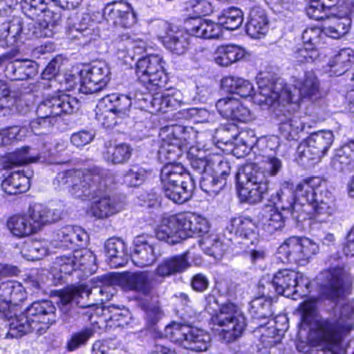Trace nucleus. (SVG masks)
I'll return each instance as SVG.
<instances>
[{"label": "nucleus", "instance_id": "1", "mask_svg": "<svg viewBox=\"0 0 354 354\" xmlns=\"http://www.w3.org/2000/svg\"><path fill=\"white\" fill-rule=\"evenodd\" d=\"M346 272L343 267L323 270L317 277L321 296L335 303L333 317L316 322L317 341L326 344V350H318L316 354H333L332 349L339 344L342 335L353 328L354 299L343 297Z\"/></svg>", "mask_w": 354, "mask_h": 354}, {"label": "nucleus", "instance_id": "2", "mask_svg": "<svg viewBox=\"0 0 354 354\" xmlns=\"http://www.w3.org/2000/svg\"><path fill=\"white\" fill-rule=\"evenodd\" d=\"M278 209L288 211L297 221L306 218L308 207L313 212V218L317 223H327L336 211L334 196L319 178H308L299 183L294 192L283 187L272 196Z\"/></svg>", "mask_w": 354, "mask_h": 354}, {"label": "nucleus", "instance_id": "3", "mask_svg": "<svg viewBox=\"0 0 354 354\" xmlns=\"http://www.w3.org/2000/svg\"><path fill=\"white\" fill-rule=\"evenodd\" d=\"M160 136L162 142L158 157L160 161L166 162L160 172L162 185L170 186L178 183L182 184V180H193L181 164L175 163L188 144L185 127L180 125L165 127L161 129Z\"/></svg>", "mask_w": 354, "mask_h": 354}, {"label": "nucleus", "instance_id": "4", "mask_svg": "<svg viewBox=\"0 0 354 354\" xmlns=\"http://www.w3.org/2000/svg\"><path fill=\"white\" fill-rule=\"evenodd\" d=\"M55 310L48 300L32 303L23 313L10 319L8 335L19 338L28 333L43 334L55 322Z\"/></svg>", "mask_w": 354, "mask_h": 354}, {"label": "nucleus", "instance_id": "5", "mask_svg": "<svg viewBox=\"0 0 354 354\" xmlns=\"http://www.w3.org/2000/svg\"><path fill=\"white\" fill-rule=\"evenodd\" d=\"M295 90L297 94L292 93L288 86L280 93L272 90L271 87L261 88L259 101L268 104H276L286 108V105L292 104L299 107L301 98L317 99L319 95V81L313 71L305 73L302 78L295 81Z\"/></svg>", "mask_w": 354, "mask_h": 354}, {"label": "nucleus", "instance_id": "6", "mask_svg": "<svg viewBox=\"0 0 354 354\" xmlns=\"http://www.w3.org/2000/svg\"><path fill=\"white\" fill-rule=\"evenodd\" d=\"M99 179L92 181L87 188L89 196L81 197L82 201H94L90 207L91 214L97 218H106L120 211L122 203L119 198L110 194L114 177L109 171L99 169Z\"/></svg>", "mask_w": 354, "mask_h": 354}, {"label": "nucleus", "instance_id": "7", "mask_svg": "<svg viewBox=\"0 0 354 354\" xmlns=\"http://www.w3.org/2000/svg\"><path fill=\"white\" fill-rule=\"evenodd\" d=\"M79 108V101L69 95L62 93L48 97L37 106V118L30 122V127L35 135L46 134L54 124L55 118L73 113Z\"/></svg>", "mask_w": 354, "mask_h": 354}, {"label": "nucleus", "instance_id": "8", "mask_svg": "<svg viewBox=\"0 0 354 354\" xmlns=\"http://www.w3.org/2000/svg\"><path fill=\"white\" fill-rule=\"evenodd\" d=\"M100 285L89 289L87 286L80 285L78 286H72L67 288L60 292L59 304L60 310L64 313L63 320L70 322V317L67 314L71 311V308L74 306H80L84 307V305L80 304V299L84 297H88L91 293H98L100 296V300L104 302L110 300L117 290L114 285L115 279L108 275H103L97 277Z\"/></svg>", "mask_w": 354, "mask_h": 354}, {"label": "nucleus", "instance_id": "9", "mask_svg": "<svg viewBox=\"0 0 354 354\" xmlns=\"http://www.w3.org/2000/svg\"><path fill=\"white\" fill-rule=\"evenodd\" d=\"M235 178L241 202L258 203L268 192L269 181L266 175L255 165H249L239 169Z\"/></svg>", "mask_w": 354, "mask_h": 354}, {"label": "nucleus", "instance_id": "10", "mask_svg": "<svg viewBox=\"0 0 354 354\" xmlns=\"http://www.w3.org/2000/svg\"><path fill=\"white\" fill-rule=\"evenodd\" d=\"M194 214H178L164 217L156 232L157 239L174 245L193 237Z\"/></svg>", "mask_w": 354, "mask_h": 354}, {"label": "nucleus", "instance_id": "11", "mask_svg": "<svg viewBox=\"0 0 354 354\" xmlns=\"http://www.w3.org/2000/svg\"><path fill=\"white\" fill-rule=\"evenodd\" d=\"M272 286L278 294L297 299L298 297L303 298L310 293L311 283L303 273L283 269L274 274Z\"/></svg>", "mask_w": 354, "mask_h": 354}, {"label": "nucleus", "instance_id": "12", "mask_svg": "<svg viewBox=\"0 0 354 354\" xmlns=\"http://www.w3.org/2000/svg\"><path fill=\"white\" fill-rule=\"evenodd\" d=\"M319 245L308 238L292 236L278 248L279 259L283 262L304 266L318 253Z\"/></svg>", "mask_w": 354, "mask_h": 354}, {"label": "nucleus", "instance_id": "13", "mask_svg": "<svg viewBox=\"0 0 354 354\" xmlns=\"http://www.w3.org/2000/svg\"><path fill=\"white\" fill-rule=\"evenodd\" d=\"M136 73L138 80L147 90L165 86L167 76L162 66V59L157 55H150L138 60Z\"/></svg>", "mask_w": 354, "mask_h": 354}, {"label": "nucleus", "instance_id": "14", "mask_svg": "<svg viewBox=\"0 0 354 354\" xmlns=\"http://www.w3.org/2000/svg\"><path fill=\"white\" fill-rule=\"evenodd\" d=\"M100 168L91 169H70L60 172L57 174L54 184L59 186L70 185L69 190L72 196L76 198H81L89 196L90 192L87 188L92 181L99 179Z\"/></svg>", "mask_w": 354, "mask_h": 354}, {"label": "nucleus", "instance_id": "15", "mask_svg": "<svg viewBox=\"0 0 354 354\" xmlns=\"http://www.w3.org/2000/svg\"><path fill=\"white\" fill-rule=\"evenodd\" d=\"M215 324L223 327L229 340L240 337L246 327L245 318L240 308L232 303L222 305L213 317Z\"/></svg>", "mask_w": 354, "mask_h": 354}, {"label": "nucleus", "instance_id": "16", "mask_svg": "<svg viewBox=\"0 0 354 354\" xmlns=\"http://www.w3.org/2000/svg\"><path fill=\"white\" fill-rule=\"evenodd\" d=\"M108 65L102 62H93L88 69L80 71L79 91L84 94H93L102 91L111 79Z\"/></svg>", "mask_w": 354, "mask_h": 354}, {"label": "nucleus", "instance_id": "17", "mask_svg": "<svg viewBox=\"0 0 354 354\" xmlns=\"http://www.w3.org/2000/svg\"><path fill=\"white\" fill-rule=\"evenodd\" d=\"M107 23L115 26L130 28L137 23V15L129 3L116 1L108 3L103 10Z\"/></svg>", "mask_w": 354, "mask_h": 354}, {"label": "nucleus", "instance_id": "18", "mask_svg": "<svg viewBox=\"0 0 354 354\" xmlns=\"http://www.w3.org/2000/svg\"><path fill=\"white\" fill-rule=\"evenodd\" d=\"M277 320H270L266 326L261 325L256 333L259 334V343L257 347L259 351L263 348L267 349L280 343L285 330L288 328L287 318L284 316H278Z\"/></svg>", "mask_w": 354, "mask_h": 354}, {"label": "nucleus", "instance_id": "19", "mask_svg": "<svg viewBox=\"0 0 354 354\" xmlns=\"http://www.w3.org/2000/svg\"><path fill=\"white\" fill-rule=\"evenodd\" d=\"M216 108L222 117L234 122H248L254 118L250 109L232 96L218 100Z\"/></svg>", "mask_w": 354, "mask_h": 354}, {"label": "nucleus", "instance_id": "20", "mask_svg": "<svg viewBox=\"0 0 354 354\" xmlns=\"http://www.w3.org/2000/svg\"><path fill=\"white\" fill-rule=\"evenodd\" d=\"M95 261V257L91 251L86 249L75 250L72 255L57 257L54 262V268L60 272L70 274L75 269L93 264Z\"/></svg>", "mask_w": 354, "mask_h": 354}, {"label": "nucleus", "instance_id": "21", "mask_svg": "<svg viewBox=\"0 0 354 354\" xmlns=\"http://www.w3.org/2000/svg\"><path fill=\"white\" fill-rule=\"evenodd\" d=\"M156 245L153 238L148 235H140L133 241V250L131 258L132 262L138 267L151 266L156 260Z\"/></svg>", "mask_w": 354, "mask_h": 354}, {"label": "nucleus", "instance_id": "22", "mask_svg": "<svg viewBox=\"0 0 354 354\" xmlns=\"http://www.w3.org/2000/svg\"><path fill=\"white\" fill-rule=\"evenodd\" d=\"M87 240V233L82 228L68 225L56 232L52 244L55 248L73 249L85 245Z\"/></svg>", "mask_w": 354, "mask_h": 354}, {"label": "nucleus", "instance_id": "23", "mask_svg": "<svg viewBox=\"0 0 354 354\" xmlns=\"http://www.w3.org/2000/svg\"><path fill=\"white\" fill-rule=\"evenodd\" d=\"M222 87L230 93H236L242 97H248L254 95L255 100H257L261 104H266L263 102H260L259 97L261 88H265L262 85L259 84V93H255L254 92V86L252 83L245 79L238 77H226L221 80ZM266 87H271L272 90H275L276 88H273L272 85L266 86ZM276 104H269V106H275Z\"/></svg>", "mask_w": 354, "mask_h": 354}, {"label": "nucleus", "instance_id": "24", "mask_svg": "<svg viewBox=\"0 0 354 354\" xmlns=\"http://www.w3.org/2000/svg\"><path fill=\"white\" fill-rule=\"evenodd\" d=\"M154 278L145 272H126L120 277V283L126 290L149 294L154 286Z\"/></svg>", "mask_w": 354, "mask_h": 354}, {"label": "nucleus", "instance_id": "25", "mask_svg": "<svg viewBox=\"0 0 354 354\" xmlns=\"http://www.w3.org/2000/svg\"><path fill=\"white\" fill-rule=\"evenodd\" d=\"M285 111H287V114H281V112L283 111L282 109H278L276 113L279 121V131L281 136L287 140H297L299 138V134L305 129L304 122L299 116L290 113L288 109Z\"/></svg>", "mask_w": 354, "mask_h": 354}, {"label": "nucleus", "instance_id": "26", "mask_svg": "<svg viewBox=\"0 0 354 354\" xmlns=\"http://www.w3.org/2000/svg\"><path fill=\"white\" fill-rule=\"evenodd\" d=\"M187 30L190 35L203 39H218L223 36L222 26L208 19H197L187 22Z\"/></svg>", "mask_w": 354, "mask_h": 354}, {"label": "nucleus", "instance_id": "27", "mask_svg": "<svg viewBox=\"0 0 354 354\" xmlns=\"http://www.w3.org/2000/svg\"><path fill=\"white\" fill-rule=\"evenodd\" d=\"M30 176L26 175L23 171H10L3 177L1 182L2 190L8 195H16L27 192L30 188Z\"/></svg>", "mask_w": 354, "mask_h": 354}, {"label": "nucleus", "instance_id": "28", "mask_svg": "<svg viewBox=\"0 0 354 354\" xmlns=\"http://www.w3.org/2000/svg\"><path fill=\"white\" fill-rule=\"evenodd\" d=\"M28 215L36 232L44 225L56 222L60 218L59 211L50 209L40 203H35L30 206Z\"/></svg>", "mask_w": 354, "mask_h": 354}, {"label": "nucleus", "instance_id": "29", "mask_svg": "<svg viewBox=\"0 0 354 354\" xmlns=\"http://www.w3.org/2000/svg\"><path fill=\"white\" fill-rule=\"evenodd\" d=\"M60 19L59 14H54L53 19L49 15H45L44 19L38 21H34L28 24V32L26 34L29 37H51L56 32L58 21Z\"/></svg>", "mask_w": 354, "mask_h": 354}, {"label": "nucleus", "instance_id": "30", "mask_svg": "<svg viewBox=\"0 0 354 354\" xmlns=\"http://www.w3.org/2000/svg\"><path fill=\"white\" fill-rule=\"evenodd\" d=\"M188 252L165 258L156 269V273L160 277H169L181 273L190 267Z\"/></svg>", "mask_w": 354, "mask_h": 354}, {"label": "nucleus", "instance_id": "31", "mask_svg": "<svg viewBox=\"0 0 354 354\" xmlns=\"http://www.w3.org/2000/svg\"><path fill=\"white\" fill-rule=\"evenodd\" d=\"M0 289L3 291V296L6 298L3 304L0 306V311L10 310L13 306H17L23 301L26 297V293L22 285L15 281H8L2 283Z\"/></svg>", "mask_w": 354, "mask_h": 354}, {"label": "nucleus", "instance_id": "32", "mask_svg": "<svg viewBox=\"0 0 354 354\" xmlns=\"http://www.w3.org/2000/svg\"><path fill=\"white\" fill-rule=\"evenodd\" d=\"M268 30V20L265 11L260 8H252L246 24L247 34L254 39H259Z\"/></svg>", "mask_w": 354, "mask_h": 354}, {"label": "nucleus", "instance_id": "33", "mask_svg": "<svg viewBox=\"0 0 354 354\" xmlns=\"http://www.w3.org/2000/svg\"><path fill=\"white\" fill-rule=\"evenodd\" d=\"M259 221L263 230L268 234H273L281 230L285 219L281 213L273 207H266L259 216Z\"/></svg>", "mask_w": 354, "mask_h": 354}, {"label": "nucleus", "instance_id": "34", "mask_svg": "<svg viewBox=\"0 0 354 354\" xmlns=\"http://www.w3.org/2000/svg\"><path fill=\"white\" fill-rule=\"evenodd\" d=\"M341 0H306V12L309 18L320 21L326 19L336 10Z\"/></svg>", "mask_w": 354, "mask_h": 354}, {"label": "nucleus", "instance_id": "35", "mask_svg": "<svg viewBox=\"0 0 354 354\" xmlns=\"http://www.w3.org/2000/svg\"><path fill=\"white\" fill-rule=\"evenodd\" d=\"M227 228L230 233H234L246 240H250L252 244H254L257 241L256 224L248 217L232 218Z\"/></svg>", "mask_w": 354, "mask_h": 354}, {"label": "nucleus", "instance_id": "36", "mask_svg": "<svg viewBox=\"0 0 354 354\" xmlns=\"http://www.w3.org/2000/svg\"><path fill=\"white\" fill-rule=\"evenodd\" d=\"M133 151V148L129 144L120 143L113 145L109 142L105 144L103 157L107 162L113 165L124 164L131 158Z\"/></svg>", "mask_w": 354, "mask_h": 354}, {"label": "nucleus", "instance_id": "37", "mask_svg": "<svg viewBox=\"0 0 354 354\" xmlns=\"http://www.w3.org/2000/svg\"><path fill=\"white\" fill-rule=\"evenodd\" d=\"M184 342V348L194 352H202L207 350L210 341L209 334L198 328L189 325Z\"/></svg>", "mask_w": 354, "mask_h": 354}, {"label": "nucleus", "instance_id": "38", "mask_svg": "<svg viewBox=\"0 0 354 354\" xmlns=\"http://www.w3.org/2000/svg\"><path fill=\"white\" fill-rule=\"evenodd\" d=\"M106 256L111 266L114 268L124 266L128 262L126 245L119 239H109L105 244Z\"/></svg>", "mask_w": 354, "mask_h": 354}, {"label": "nucleus", "instance_id": "39", "mask_svg": "<svg viewBox=\"0 0 354 354\" xmlns=\"http://www.w3.org/2000/svg\"><path fill=\"white\" fill-rule=\"evenodd\" d=\"M194 186L193 180H182L180 185L162 186V189L167 198L176 203L182 204L192 197Z\"/></svg>", "mask_w": 354, "mask_h": 354}, {"label": "nucleus", "instance_id": "40", "mask_svg": "<svg viewBox=\"0 0 354 354\" xmlns=\"http://www.w3.org/2000/svg\"><path fill=\"white\" fill-rule=\"evenodd\" d=\"M326 19L327 22L324 28L326 36L339 39L348 32L351 24V20L348 17H337L332 13Z\"/></svg>", "mask_w": 354, "mask_h": 354}, {"label": "nucleus", "instance_id": "41", "mask_svg": "<svg viewBox=\"0 0 354 354\" xmlns=\"http://www.w3.org/2000/svg\"><path fill=\"white\" fill-rule=\"evenodd\" d=\"M7 226L12 234L22 238L36 233L28 214H17L11 216Z\"/></svg>", "mask_w": 354, "mask_h": 354}, {"label": "nucleus", "instance_id": "42", "mask_svg": "<svg viewBox=\"0 0 354 354\" xmlns=\"http://www.w3.org/2000/svg\"><path fill=\"white\" fill-rule=\"evenodd\" d=\"M354 63V51L348 48L340 50L328 62V66L334 75L339 76L346 72Z\"/></svg>", "mask_w": 354, "mask_h": 354}, {"label": "nucleus", "instance_id": "43", "mask_svg": "<svg viewBox=\"0 0 354 354\" xmlns=\"http://www.w3.org/2000/svg\"><path fill=\"white\" fill-rule=\"evenodd\" d=\"M39 156L35 153L31 152L28 147L18 149L12 153H10L6 157L1 158L8 165L6 169H11L15 166H19L32 162H35L39 159Z\"/></svg>", "mask_w": 354, "mask_h": 354}, {"label": "nucleus", "instance_id": "44", "mask_svg": "<svg viewBox=\"0 0 354 354\" xmlns=\"http://www.w3.org/2000/svg\"><path fill=\"white\" fill-rule=\"evenodd\" d=\"M307 140L310 144L320 158L325 156L331 147L334 136L330 131H321L313 133L308 137Z\"/></svg>", "mask_w": 354, "mask_h": 354}, {"label": "nucleus", "instance_id": "45", "mask_svg": "<svg viewBox=\"0 0 354 354\" xmlns=\"http://www.w3.org/2000/svg\"><path fill=\"white\" fill-rule=\"evenodd\" d=\"M103 315L111 327H124L129 324L130 320L129 313L127 310L121 309L114 305L104 308Z\"/></svg>", "mask_w": 354, "mask_h": 354}, {"label": "nucleus", "instance_id": "46", "mask_svg": "<svg viewBox=\"0 0 354 354\" xmlns=\"http://www.w3.org/2000/svg\"><path fill=\"white\" fill-rule=\"evenodd\" d=\"M218 24L225 29L234 30L238 29L243 21V12L238 8L230 7L222 11L218 15Z\"/></svg>", "mask_w": 354, "mask_h": 354}, {"label": "nucleus", "instance_id": "47", "mask_svg": "<svg viewBox=\"0 0 354 354\" xmlns=\"http://www.w3.org/2000/svg\"><path fill=\"white\" fill-rule=\"evenodd\" d=\"M199 246L205 254L215 259H221L225 250V245L215 234H209L203 237L199 241Z\"/></svg>", "mask_w": 354, "mask_h": 354}, {"label": "nucleus", "instance_id": "48", "mask_svg": "<svg viewBox=\"0 0 354 354\" xmlns=\"http://www.w3.org/2000/svg\"><path fill=\"white\" fill-rule=\"evenodd\" d=\"M106 105L110 104V110L121 117L127 115L131 106V97L122 94L113 93L103 98Z\"/></svg>", "mask_w": 354, "mask_h": 354}, {"label": "nucleus", "instance_id": "49", "mask_svg": "<svg viewBox=\"0 0 354 354\" xmlns=\"http://www.w3.org/2000/svg\"><path fill=\"white\" fill-rule=\"evenodd\" d=\"M185 10L191 19L197 20L212 13L213 7L207 0H187L185 2Z\"/></svg>", "mask_w": 354, "mask_h": 354}, {"label": "nucleus", "instance_id": "50", "mask_svg": "<svg viewBox=\"0 0 354 354\" xmlns=\"http://www.w3.org/2000/svg\"><path fill=\"white\" fill-rule=\"evenodd\" d=\"M150 171L138 165H132L123 175V183L128 187H138L150 175Z\"/></svg>", "mask_w": 354, "mask_h": 354}, {"label": "nucleus", "instance_id": "51", "mask_svg": "<svg viewBox=\"0 0 354 354\" xmlns=\"http://www.w3.org/2000/svg\"><path fill=\"white\" fill-rule=\"evenodd\" d=\"M224 178H219L210 173H205L201 176L200 186L201 189L210 196L217 195L226 185Z\"/></svg>", "mask_w": 354, "mask_h": 354}, {"label": "nucleus", "instance_id": "52", "mask_svg": "<svg viewBox=\"0 0 354 354\" xmlns=\"http://www.w3.org/2000/svg\"><path fill=\"white\" fill-rule=\"evenodd\" d=\"M162 44L168 50L180 55L186 52L189 43L181 31H174L169 37L163 39Z\"/></svg>", "mask_w": 354, "mask_h": 354}, {"label": "nucleus", "instance_id": "53", "mask_svg": "<svg viewBox=\"0 0 354 354\" xmlns=\"http://www.w3.org/2000/svg\"><path fill=\"white\" fill-rule=\"evenodd\" d=\"M209 170L208 173L212 174L219 178H224L227 181V177L230 175V165L227 160L218 154L209 155Z\"/></svg>", "mask_w": 354, "mask_h": 354}, {"label": "nucleus", "instance_id": "54", "mask_svg": "<svg viewBox=\"0 0 354 354\" xmlns=\"http://www.w3.org/2000/svg\"><path fill=\"white\" fill-rule=\"evenodd\" d=\"M250 314L254 319L269 318L272 315L271 301L264 297L253 299L251 303Z\"/></svg>", "mask_w": 354, "mask_h": 354}, {"label": "nucleus", "instance_id": "55", "mask_svg": "<svg viewBox=\"0 0 354 354\" xmlns=\"http://www.w3.org/2000/svg\"><path fill=\"white\" fill-rule=\"evenodd\" d=\"M189 324L173 322L167 326L164 330L165 337L171 342H176L184 347V342L189 332Z\"/></svg>", "mask_w": 354, "mask_h": 354}, {"label": "nucleus", "instance_id": "56", "mask_svg": "<svg viewBox=\"0 0 354 354\" xmlns=\"http://www.w3.org/2000/svg\"><path fill=\"white\" fill-rule=\"evenodd\" d=\"M22 10L28 16H37L43 12H46L48 6H53L50 0H21Z\"/></svg>", "mask_w": 354, "mask_h": 354}, {"label": "nucleus", "instance_id": "57", "mask_svg": "<svg viewBox=\"0 0 354 354\" xmlns=\"http://www.w3.org/2000/svg\"><path fill=\"white\" fill-rule=\"evenodd\" d=\"M17 76L15 80H23L30 78L36 73L35 64L29 59H16Z\"/></svg>", "mask_w": 354, "mask_h": 354}, {"label": "nucleus", "instance_id": "58", "mask_svg": "<svg viewBox=\"0 0 354 354\" xmlns=\"http://www.w3.org/2000/svg\"><path fill=\"white\" fill-rule=\"evenodd\" d=\"M317 151L307 139L301 142L297 149L298 158L304 164L308 163L310 161H319L321 158Z\"/></svg>", "mask_w": 354, "mask_h": 354}, {"label": "nucleus", "instance_id": "59", "mask_svg": "<svg viewBox=\"0 0 354 354\" xmlns=\"http://www.w3.org/2000/svg\"><path fill=\"white\" fill-rule=\"evenodd\" d=\"M326 36L324 29L317 27L308 28L304 30L301 39L304 44H309L311 48L317 47L320 43L322 37Z\"/></svg>", "mask_w": 354, "mask_h": 354}, {"label": "nucleus", "instance_id": "60", "mask_svg": "<svg viewBox=\"0 0 354 354\" xmlns=\"http://www.w3.org/2000/svg\"><path fill=\"white\" fill-rule=\"evenodd\" d=\"M7 35L5 36L7 43L12 46L21 39L23 32L22 24L20 19H15L10 21L6 28Z\"/></svg>", "mask_w": 354, "mask_h": 354}, {"label": "nucleus", "instance_id": "61", "mask_svg": "<svg viewBox=\"0 0 354 354\" xmlns=\"http://www.w3.org/2000/svg\"><path fill=\"white\" fill-rule=\"evenodd\" d=\"M94 330L91 328H86L74 334L70 342L68 343V348L74 351L80 346L85 344L87 341L93 335Z\"/></svg>", "mask_w": 354, "mask_h": 354}, {"label": "nucleus", "instance_id": "62", "mask_svg": "<svg viewBox=\"0 0 354 354\" xmlns=\"http://www.w3.org/2000/svg\"><path fill=\"white\" fill-rule=\"evenodd\" d=\"M151 29L158 39L163 43V39L169 37L174 30L170 24L164 20H157L151 25Z\"/></svg>", "mask_w": 354, "mask_h": 354}, {"label": "nucleus", "instance_id": "63", "mask_svg": "<svg viewBox=\"0 0 354 354\" xmlns=\"http://www.w3.org/2000/svg\"><path fill=\"white\" fill-rule=\"evenodd\" d=\"M257 167L263 171L268 179V176H276L282 169L283 164L279 158L272 156L266 158L263 168Z\"/></svg>", "mask_w": 354, "mask_h": 354}, {"label": "nucleus", "instance_id": "64", "mask_svg": "<svg viewBox=\"0 0 354 354\" xmlns=\"http://www.w3.org/2000/svg\"><path fill=\"white\" fill-rule=\"evenodd\" d=\"M28 256L32 259H39L49 252L46 242L33 241L28 245Z\"/></svg>", "mask_w": 354, "mask_h": 354}]
</instances>
